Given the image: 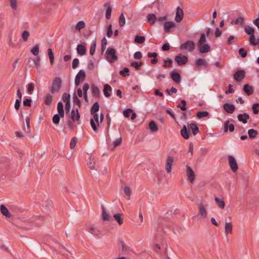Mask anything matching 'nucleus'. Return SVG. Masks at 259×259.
I'll list each match as a JSON object with an SVG mask.
<instances>
[{
	"label": "nucleus",
	"mask_w": 259,
	"mask_h": 259,
	"mask_svg": "<svg viewBox=\"0 0 259 259\" xmlns=\"http://www.w3.org/2000/svg\"><path fill=\"white\" fill-rule=\"evenodd\" d=\"M106 59L110 63H112L117 59L115 55V51L113 48H108L106 52Z\"/></svg>",
	"instance_id": "f257e3e1"
},
{
	"label": "nucleus",
	"mask_w": 259,
	"mask_h": 259,
	"mask_svg": "<svg viewBox=\"0 0 259 259\" xmlns=\"http://www.w3.org/2000/svg\"><path fill=\"white\" fill-rule=\"evenodd\" d=\"M195 48V43L193 41L188 40L182 44L180 46L181 50H185L190 52H192Z\"/></svg>",
	"instance_id": "f03ea898"
},
{
	"label": "nucleus",
	"mask_w": 259,
	"mask_h": 259,
	"mask_svg": "<svg viewBox=\"0 0 259 259\" xmlns=\"http://www.w3.org/2000/svg\"><path fill=\"white\" fill-rule=\"evenodd\" d=\"M92 114L93 115V118L91 119L90 124L93 130L96 132L97 130V127L99 125V116L97 113Z\"/></svg>",
	"instance_id": "7ed1b4c3"
},
{
	"label": "nucleus",
	"mask_w": 259,
	"mask_h": 259,
	"mask_svg": "<svg viewBox=\"0 0 259 259\" xmlns=\"http://www.w3.org/2000/svg\"><path fill=\"white\" fill-rule=\"evenodd\" d=\"M228 159L229 164L231 167V170L233 172H236L238 169V164H237L236 159H235V158L233 156H232L231 155L228 156Z\"/></svg>",
	"instance_id": "20e7f679"
},
{
	"label": "nucleus",
	"mask_w": 259,
	"mask_h": 259,
	"mask_svg": "<svg viewBox=\"0 0 259 259\" xmlns=\"http://www.w3.org/2000/svg\"><path fill=\"white\" fill-rule=\"evenodd\" d=\"M61 80L60 78H56L52 83L51 92L52 94L58 92L61 88Z\"/></svg>",
	"instance_id": "39448f33"
},
{
	"label": "nucleus",
	"mask_w": 259,
	"mask_h": 259,
	"mask_svg": "<svg viewBox=\"0 0 259 259\" xmlns=\"http://www.w3.org/2000/svg\"><path fill=\"white\" fill-rule=\"evenodd\" d=\"M85 77V71L83 70H80L77 74L75 78V84L76 85H78L79 83L83 81Z\"/></svg>",
	"instance_id": "423d86ee"
},
{
	"label": "nucleus",
	"mask_w": 259,
	"mask_h": 259,
	"mask_svg": "<svg viewBox=\"0 0 259 259\" xmlns=\"http://www.w3.org/2000/svg\"><path fill=\"white\" fill-rule=\"evenodd\" d=\"M198 209H199V214L200 217V218L202 219H205L206 218L207 215V212L206 209V207L205 205L202 203H200L198 204Z\"/></svg>",
	"instance_id": "0eeeda50"
},
{
	"label": "nucleus",
	"mask_w": 259,
	"mask_h": 259,
	"mask_svg": "<svg viewBox=\"0 0 259 259\" xmlns=\"http://www.w3.org/2000/svg\"><path fill=\"white\" fill-rule=\"evenodd\" d=\"M186 172L189 182L191 183H193L195 178L194 171L192 170L190 166L187 165Z\"/></svg>",
	"instance_id": "6e6552de"
},
{
	"label": "nucleus",
	"mask_w": 259,
	"mask_h": 259,
	"mask_svg": "<svg viewBox=\"0 0 259 259\" xmlns=\"http://www.w3.org/2000/svg\"><path fill=\"white\" fill-rule=\"evenodd\" d=\"M175 61L179 65H184L187 62L188 58L186 56L179 55L175 57Z\"/></svg>",
	"instance_id": "1a4fd4ad"
},
{
	"label": "nucleus",
	"mask_w": 259,
	"mask_h": 259,
	"mask_svg": "<svg viewBox=\"0 0 259 259\" xmlns=\"http://www.w3.org/2000/svg\"><path fill=\"white\" fill-rule=\"evenodd\" d=\"M245 77V72L243 70H237L234 74V78L237 81H240Z\"/></svg>",
	"instance_id": "9d476101"
},
{
	"label": "nucleus",
	"mask_w": 259,
	"mask_h": 259,
	"mask_svg": "<svg viewBox=\"0 0 259 259\" xmlns=\"http://www.w3.org/2000/svg\"><path fill=\"white\" fill-rule=\"evenodd\" d=\"M183 17L184 13L183 10L181 8L178 7L175 18V21L177 22H180L183 20Z\"/></svg>",
	"instance_id": "9b49d317"
},
{
	"label": "nucleus",
	"mask_w": 259,
	"mask_h": 259,
	"mask_svg": "<svg viewBox=\"0 0 259 259\" xmlns=\"http://www.w3.org/2000/svg\"><path fill=\"white\" fill-rule=\"evenodd\" d=\"M173 162L174 158L170 156H168L166 160L165 170L168 173L170 172L171 171V164H172Z\"/></svg>",
	"instance_id": "f8f14e48"
},
{
	"label": "nucleus",
	"mask_w": 259,
	"mask_h": 259,
	"mask_svg": "<svg viewBox=\"0 0 259 259\" xmlns=\"http://www.w3.org/2000/svg\"><path fill=\"white\" fill-rule=\"evenodd\" d=\"M223 108L228 113H232L235 109L234 105L229 103H225L223 105Z\"/></svg>",
	"instance_id": "ddd939ff"
},
{
	"label": "nucleus",
	"mask_w": 259,
	"mask_h": 259,
	"mask_svg": "<svg viewBox=\"0 0 259 259\" xmlns=\"http://www.w3.org/2000/svg\"><path fill=\"white\" fill-rule=\"evenodd\" d=\"M176 26L175 23L173 21H167L164 23V29L165 32L170 31L171 28L175 27Z\"/></svg>",
	"instance_id": "4468645a"
},
{
	"label": "nucleus",
	"mask_w": 259,
	"mask_h": 259,
	"mask_svg": "<svg viewBox=\"0 0 259 259\" xmlns=\"http://www.w3.org/2000/svg\"><path fill=\"white\" fill-rule=\"evenodd\" d=\"M188 126L184 125L183 128L181 131V136L185 139H188L189 138L190 133L188 131Z\"/></svg>",
	"instance_id": "2eb2a0df"
},
{
	"label": "nucleus",
	"mask_w": 259,
	"mask_h": 259,
	"mask_svg": "<svg viewBox=\"0 0 259 259\" xmlns=\"http://www.w3.org/2000/svg\"><path fill=\"white\" fill-rule=\"evenodd\" d=\"M199 49V51L201 53H208L210 51V47L207 44H202L199 46H197Z\"/></svg>",
	"instance_id": "dca6fc26"
},
{
	"label": "nucleus",
	"mask_w": 259,
	"mask_h": 259,
	"mask_svg": "<svg viewBox=\"0 0 259 259\" xmlns=\"http://www.w3.org/2000/svg\"><path fill=\"white\" fill-rule=\"evenodd\" d=\"M214 201L219 208L221 209L224 208L225 203L222 198L215 197L214 198Z\"/></svg>",
	"instance_id": "f3484780"
},
{
	"label": "nucleus",
	"mask_w": 259,
	"mask_h": 259,
	"mask_svg": "<svg viewBox=\"0 0 259 259\" xmlns=\"http://www.w3.org/2000/svg\"><path fill=\"white\" fill-rule=\"evenodd\" d=\"M148 22L151 25H153L157 21V17L153 14H148L147 16Z\"/></svg>",
	"instance_id": "a211bd4d"
},
{
	"label": "nucleus",
	"mask_w": 259,
	"mask_h": 259,
	"mask_svg": "<svg viewBox=\"0 0 259 259\" xmlns=\"http://www.w3.org/2000/svg\"><path fill=\"white\" fill-rule=\"evenodd\" d=\"M233 224L232 222H226L225 225V232L226 234H232Z\"/></svg>",
	"instance_id": "6ab92c4d"
},
{
	"label": "nucleus",
	"mask_w": 259,
	"mask_h": 259,
	"mask_svg": "<svg viewBox=\"0 0 259 259\" xmlns=\"http://www.w3.org/2000/svg\"><path fill=\"white\" fill-rule=\"evenodd\" d=\"M249 116L247 113H244L243 114H239L238 115V119L240 121L242 122L244 124H245L247 123V119H249Z\"/></svg>",
	"instance_id": "aec40b11"
},
{
	"label": "nucleus",
	"mask_w": 259,
	"mask_h": 259,
	"mask_svg": "<svg viewBox=\"0 0 259 259\" xmlns=\"http://www.w3.org/2000/svg\"><path fill=\"white\" fill-rule=\"evenodd\" d=\"M77 52L80 55H83L85 54L86 49L85 46L82 44H79L77 46Z\"/></svg>",
	"instance_id": "412c9836"
},
{
	"label": "nucleus",
	"mask_w": 259,
	"mask_h": 259,
	"mask_svg": "<svg viewBox=\"0 0 259 259\" xmlns=\"http://www.w3.org/2000/svg\"><path fill=\"white\" fill-rule=\"evenodd\" d=\"M189 130H191L194 135H196L199 131L198 126L195 124L191 123L188 125Z\"/></svg>",
	"instance_id": "4be33fe9"
},
{
	"label": "nucleus",
	"mask_w": 259,
	"mask_h": 259,
	"mask_svg": "<svg viewBox=\"0 0 259 259\" xmlns=\"http://www.w3.org/2000/svg\"><path fill=\"white\" fill-rule=\"evenodd\" d=\"M243 90L248 96H250L253 93L252 87L248 84H246L244 85Z\"/></svg>",
	"instance_id": "5701e85b"
},
{
	"label": "nucleus",
	"mask_w": 259,
	"mask_h": 259,
	"mask_svg": "<svg viewBox=\"0 0 259 259\" xmlns=\"http://www.w3.org/2000/svg\"><path fill=\"white\" fill-rule=\"evenodd\" d=\"M57 110L60 117H63L64 116V112L63 109V104L62 102H59L58 103Z\"/></svg>",
	"instance_id": "b1692460"
},
{
	"label": "nucleus",
	"mask_w": 259,
	"mask_h": 259,
	"mask_svg": "<svg viewBox=\"0 0 259 259\" xmlns=\"http://www.w3.org/2000/svg\"><path fill=\"white\" fill-rule=\"evenodd\" d=\"M71 118L73 120H78L80 118V115L78 113V109L76 110H72L71 113Z\"/></svg>",
	"instance_id": "393cba45"
},
{
	"label": "nucleus",
	"mask_w": 259,
	"mask_h": 259,
	"mask_svg": "<svg viewBox=\"0 0 259 259\" xmlns=\"http://www.w3.org/2000/svg\"><path fill=\"white\" fill-rule=\"evenodd\" d=\"M112 91L111 87L108 84H106L104 85L103 92L105 97H109L110 96V94L108 92H111Z\"/></svg>",
	"instance_id": "a878e982"
},
{
	"label": "nucleus",
	"mask_w": 259,
	"mask_h": 259,
	"mask_svg": "<svg viewBox=\"0 0 259 259\" xmlns=\"http://www.w3.org/2000/svg\"><path fill=\"white\" fill-rule=\"evenodd\" d=\"M171 78L172 79L177 83L180 82L181 79V76L179 73L172 72L171 73Z\"/></svg>",
	"instance_id": "bb28decb"
},
{
	"label": "nucleus",
	"mask_w": 259,
	"mask_h": 259,
	"mask_svg": "<svg viewBox=\"0 0 259 259\" xmlns=\"http://www.w3.org/2000/svg\"><path fill=\"white\" fill-rule=\"evenodd\" d=\"M247 134L249 138L252 139H254L256 137L258 134V132L254 129H250L248 131Z\"/></svg>",
	"instance_id": "cd10ccee"
},
{
	"label": "nucleus",
	"mask_w": 259,
	"mask_h": 259,
	"mask_svg": "<svg viewBox=\"0 0 259 259\" xmlns=\"http://www.w3.org/2000/svg\"><path fill=\"white\" fill-rule=\"evenodd\" d=\"M104 6L107 8V10H106V18L107 19H109L110 18V17H111L112 9L110 7L109 4H108V3L105 4L104 5Z\"/></svg>",
	"instance_id": "c85d7f7f"
},
{
	"label": "nucleus",
	"mask_w": 259,
	"mask_h": 259,
	"mask_svg": "<svg viewBox=\"0 0 259 259\" xmlns=\"http://www.w3.org/2000/svg\"><path fill=\"white\" fill-rule=\"evenodd\" d=\"M118 246L122 252H126L128 250V247L122 241L118 243Z\"/></svg>",
	"instance_id": "c756f323"
},
{
	"label": "nucleus",
	"mask_w": 259,
	"mask_h": 259,
	"mask_svg": "<svg viewBox=\"0 0 259 259\" xmlns=\"http://www.w3.org/2000/svg\"><path fill=\"white\" fill-rule=\"evenodd\" d=\"M244 30H245V32L247 34H248L250 35H254V28L251 27L249 25H246V26H244Z\"/></svg>",
	"instance_id": "7c9ffc66"
},
{
	"label": "nucleus",
	"mask_w": 259,
	"mask_h": 259,
	"mask_svg": "<svg viewBox=\"0 0 259 259\" xmlns=\"http://www.w3.org/2000/svg\"><path fill=\"white\" fill-rule=\"evenodd\" d=\"M102 218L104 221H109L111 219V218L109 214H108L105 210L104 207L102 208Z\"/></svg>",
	"instance_id": "2f4dec72"
},
{
	"label": "nucleus",
	"mask_w": 259,
	"mask_h": 259,
	"mask_svg": "<svg viewBox=\"0 0 259 259\" xmlns=\"http://www.w3.org/2000/svg\"><path fill=\"white\" fill-rule=\"evenodd\" d=\"M1 210L3 215L7 218L10 217L8 209L4 205H1Z\"/></svg>",
	"instance_id": "473e14b6"
},
{
	"label": "nucleus",
	"mask_w": 259,
	"mask_h": 259,
	"mask_svg": "<svg viewBox=\"0 0 259 259\" xmlns=\"http://www.w3.org/2000/svg\"><path fill=\"white\" fill-rule=\"evenodd\" d=\"M121 214L116 213L113 215L114 219L117 222L119 225H121L123 224V220L121 218Z\"/></svg>",
	"instance_id": "72a5a7b5"
},
{
	"label": "nucleus",
	"mask_w": 259,
	"mask_h": 259,
	"mask_svg": "<svg viewBox=\"0 0 259 259\" xmlns=\"http://www.w3.org/2000/svg\"><path fill=\"white\" fill-rule=\"evenodd\" d=\"M145 41V38L143 36L136 35L135 38V41L137 44H143Z\"/></svg>",
	"instance_id": "f704fd0d"
},
{
	"label": "nucleus",
	"mask_w": 259,
	"mask_h": 259,
	"mask_svg": "<svg viewBox=\"0 0 259 259\" xmlns=\"http://www.w3.org/2000/svg\"><path fill=\"white\" fill-rule=\"evenodd\" d=\"M85 26V24L84 21H79L75 26V29L78 31H80V30L83 28Z\"/></svg>",
	"instance_id": "c9c22d12"
},
{
	"label": "nucleus",
	"mask_w": 259,
	"mask_h": 259,
	"mask_svg": "<svg viewBox=\"0 0 259 259\" xmlns=\"http://www.w3.org/2000/svg\"><path fill=\"white\" fill-rule=\"evenodd\" d=\"M99 110V105L98 102H95L93 105L91 110V114L96 113Z\"/></svg>",
	"instance_id": "e433bc0d"
},
{
	"label": "nucleus",
	"mask_w": 259,
	"mask_h": 259,
	"mask_svg": "<svg viewBox=\"0 0 259 259\" xmlns=\"http://www.w3.org/2000/svg\"><path fill=\"white\" fill-rule=\"evenodd\" d=\"M48 55H49L50 63H51V64L52 65L54 63V56L53 52L52 49L49 48L48 49Z\"/></svg>",
	"instance_id": "4c0bfd02"
},
{
	"label": "nucleus",
	"mask_w": 259,
	"mask_h": 259,
	"mask_svg": "<svg viewBox=\"0 0 259 259\" xmlns=\"http://www.w3.org/2000/svg\"><path fill=\"white\" fill-rule=\"evenodd\" d=\"M149 126L150 130L152 132H156L158 130V127L155 122L153 121L150 122Z\"/></svg>",
	"instance_id": "58836bf2"
},
{
	"label": "nucleus",
	"mask_w": 259,
	"mask_h": 259,
	"mask_svg": "<svg viewBox=\"0 0 259 259\" xmlns=\"http://www.w3.org/2000/svg\"><path fill=\"white\" fill-rule=\"evenodd\" d=\"M249 41L253 46H256L259 42L258 39H256L255 38L254 35H251L250 36Z\"/></svg>",
	"instance_id": "ea45409f"
},
{
	"label": "nucleus",
	"mask_w": 259,
	"mask_h": 259,
	"mask_svg": "<svg viewBox=\"0 0 259 259\" xmlns=\"http://www.w3.org/2000/svg\"><path fill=\"white\" fill-rule=\"evenodd\" d=\"M208 115V112L207 111H199L197 113V117L199 119H201L203 117H207Z\"/></svg>",
	"instance_id": "a19ab883"
},
{
	"label": "nucleus",
	"mask_w": 259,
	"mask_h": 259,
	"mask_svg": "<svg viewBox=\"0 0 259 259\" xmlns=\"http://www.w3.org/2000/svg\"><path fill=\"white\" fill-rule=\"evenodd\" d=\"M91 88L93 95L95 96H98L100 93L98 88L95 85H92Z\"/></svg>",
	"instance_id": "79ce46f5"
},
{
	"label": "nucleus",
	"mask_w": 259,
	"mask_h": 259,
	"mask_svg": "<svg viewBox=\"0 0 259 259\" xmlns=\"http://www.w3.org/2000/svg\"><path fill=\"white\" fill-rule=\"evenodd\" d=\"M96 46V40H93L91 44L90 50V53L91 55H93L95 52Z\"/></svg>",
	"instance_id": "37998d69"
},
{
	"label": "nucleus",
	"mask_w": 259,
	"mask_h": 259,
	"mask_svg": "<svg viewBox=\"0 0 259 259\" xmlns=\"http://www.w3.org/2000/svg\"><path fill=\"white\" fill-rule=\"evenodd\" d=\"M166 20H167L166 16L160 17L157 18V22L159 25H164V23L167 22Z\"/></svg>",
	"instance_id": "c03bdc74"
},
{
	"label": "nucleus",
	"mask_w": 259,
	"mask_h": 259,
	"mask_svg": "<svg viewBox=\"0 0 259 259\" xmlns=\"http://www.w3.org/2000/svg\"><path fill=\"white\" fill-rule=\"evenodd\" d=\"M39 51V47L38 45H35L31 49V52L34 56H37Z\"/></svg>",
	"instance_id": "a18cd8bd"
},
{
	"label": "nucleus",
	"mask_w": 259,
	"mask_h": 259,
	"mask_svg": "<svg viewBox=\"0 0 259 259\" xmlns=\"http://www.w3.org/2000/svg\"><path fill=\"white\" fill-rule=\"evenodd\" d=\"M207 62L204 59L199 58L196 62V65L197 66H206Z\"/></svg>",
	"instance_id": "49530a36"
},
{
	"label": "nucleus",
	"mask_w": 259,
	"mask_h": 259,
	"mask_svg": "<svg viewBox=\"0 0 259 259\" xmlns=\"http://www.w3.org/2000/svg\"><path fill=\"white\" fill-rule=\"evenodd\" d=\"M244 19L242 17H239L237 18L234 21H232L231 22L232 24H236V25H242L243 24Z\"/></svg>",
	"instance_id": "de8ad7c7"
},
{
	"label": "nucleus",
	"mask_w": 259,
	"mask_h": 259,
	"mask_svg": "<svg viewBox=\"0 0 259 259\" xmlns=\"http://www.w3.org/2000/svg\"><path fill=\"white\" fill-rule=\"evenodd\" d=\"M52 100L53 96L50 94H48L45 98V104L48 105H51L52 103Z\"/></svg>",
	"instance_id": "09e8293b"
},
{
	"label": "nucleus",
	"mask_w": 259,
	"mask_h": 259,
	"mask_svg": "<svg viewBox=\"0 0 259 259\" xmlns=\"http://www.w3.org/2000/svg\"><path fill=\"white\" fill-rule=\"evenodd\" d=\"M206 41V39L205 35L204 34H202L201 35L199 40H198V41L197 44V46H199L200 45L204 44V43Z\"/></svg>",
	"instance_id": "8fccbe9b"
},
{
	"label": "nucleus",
	"mask_w": 259,
	"mask_h": 259,
	"mask_svg": "<svg viewBox=\"0 0 259 259\" xmlns=\"http://www.w3.org/2000/svg\"><path fill=\"white\" fill-rule=\"evenodd\" d=\"M172 63V61L171 59L166 60L164 62V64L162 65L163 68H166L170 67Z\"/></svg>",
	"instance_id": "3c124183"
},
{
	"label": "nucleus",
	"mask_w": 259,
	"mask_h": 259,
	"mask_svg": "<svg viewBox=\"0 0 259 259\" xmlns=\"http://www.w3.org/2000/svg\"><path fill=\"white\" fill-rule=\"evenodd\" d=\"M125 24V17H124V15H123V14H122L120 16L119 18V24L120 26L122 27V26H124Z\"/></svg>",
	"instance_id": "603ef678"
},
{
	"label": "nucleus",
	"mask_w": 259,
	"mask_h": 259,
	"mask_svg": "<svg viewBox=\"0 0 259 259\" xmlns=\"http://www.w3.org/2000/svg\"><path fill=\"white\" fill-rule=\"evenodd\" d=\"M29 35H30L29 32L28 31H27V30L24 31L22 34V37L23 40L25 41H27L29 36Z\"/></svg>",
	"instance_id": "864d4df0"
},
{
	"label": "nucleus",
	"mask_w": 259,
	"mask_h": 259,
	"mask_svg": "<svg viewBox=\"0 0 259 259\" xmlns=\"http://www.w3.org/2000/svg\"><path fill=\"white\" fill-rule=\"evenodd\" d=\"M60 115L59 114H55L53 117V122L54 124H57L59 123L60 121Z\"/></svg>",
	"instance_id": "5fc2aeb1"
},
{
	"label": "nucleus",
	"mask_w": 259,
	"mask_h": 259,
	"mask_svg": "<svg viewBox=\"0 0 259 259\" xmlns=\"http://www.w3.org/2000/svg\"><path fill=\"white\" fill-rule=\"evenodd\" d=\"M124 192L126 194V195L128 197V200H129L130 195L131 194V191L130 188L127 186H125L124 187Z\"/></svg>",
	"instance_id": "6e6d98bb"
},
{
	"label": "nucleus",
	"mask_w": 259,
	"mask_h": 259,
	"mask_svg": "<svg viewBox=\"0 0 259 259\" xmlns=\"http://www.w3.org/2000/svg\"><path fill=\"white\" fill-rule=\"evenodd\" d=\"M112 25L110 24L107 28V35L108 37H110L112 35Z\"/></svg>",
	"instance_id": "4d7b16f0"
},
{
	"label": "nucleus",
	"mask_w": 259,
	"mask_h": 259,
	"mask_svg": "<svg viewBox=\"0 0 259 259\" xmlns=\"http://www.w3.org/2000/svg\"><path fill=\"white\" fill-rule=\"evenodd\" d=\"M88 228L92 233L99 232V230L93 225H90Z\"/></svg>",
	"instance_id": "13d9d810"
},
{
	"label": "nucleus",
	"mask_w": 259,
	"mask_h": 259,
	"mask_svg": "<svg viewBox=\"0 0 259 259\" xmlns=\"http://www.w3.org/2000/svg\"><path fill=\"white\" fill-rule=\"evenodd\" d=\"M77 142V139L75 137L72 138L70 143V147L71 149H73L76 144Z\"/></svg>",
	"instance_id": "bf43d9fd"
},
{
	"label": "nucleus",
	"mask_w": 259,
	"mask_h": 259,
	"mask_svg": "<svg viewBox=\"0 0 259 259\" xmlns=\"http://www.w3.org/2000/svg\"><path fill=\"white\" fill-rule=\"evenodd\" d=\"M10 5L13 9L15 10L17 9V5L16 0H10Z\"/></svg>",
	"instance_id": "052dcab7"
},
{
	"label": "nucleus",
	"mask_w": 259,
	"mask_h": 259,
	"mask_svg": "<svg viewBox=\"0 0 259 259\" xmlns=\"http://www.w3.org/2000/svg\"><path fill=\"white\" fill-rule=\"evenodd\" d=\"M142 65V63H139V62H134L133 63H132L131 64V66L135 67V69H136L137 70H138L139 69V68L141 67V66Z\"/></svg>",
	"instance_id": "680f3d73"
},
{
	"label": "nucleus",
	"mask_w": 259,
	"mask_h": 259,
	"mask_svg": "<svg viewBox=\"0 0 259 259\" xmlns=\"http://www.w3.org/2000/svg\"><path fill=\"white\" fill-rule=\"evenodd\" d=\"M34 86L33 83H29L28 84V88H27L28 93L29 94L31 95L32 93V92L34 90Z\"/></svg>",
	"instance_id": "e2e57ef3"
},
{
	"label": "nucleus",
	"mask_w": 259,
	"mask_h": 259,
	"mask_svg": "<svg viewBox=\"0 0 259 259\" xmlns=\"http://www.w3.org/2000/svg\"><path fill=\"white\" fill-rule=\"evenodd\" d=\"M257 108H259L258 103H255L253 104L252 109L254 114H257L258 113V110L257 109Z\"/></svg>",
	"instance_id": "0e129e2a"
},
{
	"label": "nucleus",
	"mask_w": 259,
	"mask_h": 259,
	"mask_svg": "<svg viewBox=\"0 0 259 259\" xmlns=\"http://www.w3.org/2000/svg\"><path fill=\"white\" fill-rule=\"evenodd\" d=\"M133 112V110L131 109H127L124 110L123 114L124 116L126 117H128L130 115V114Z\"/></svg>",
	"instance_id": "69168bd1"
},
{
	"label": "nucleus",
	"mask_w": 259,
	"mask_h": 259,
	"mask_svg": "<svg viewBox=\"0 0 259 259\" xmlns=\"http://www.w3.org/2000/svg\"><path fill=\"white\" fill-rule=\"evenodd\" d=\"M62 99L63 101L65 103L70 102V95L69 94H67L66 93H64L63 95Z\"/></svg>",
	"instance_id": "338daca9"
},
{
	"label": "nucleus",
	"mask_w": 259,
	"mask_h": 259,
	"mask_svg": "<svg viewBox=\"0 0 259 259\" xmlns=\"http://www.w3.org/2000/svg\"><path fill=\"white\" fill-rule=\"evenodd\" d=\"M239 53L243 58L245 57L247 55V52L243 48H241L239 50Z\"/></svg>",
	"instance_id": "774afa93"
}]
</instances>
